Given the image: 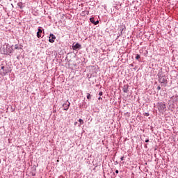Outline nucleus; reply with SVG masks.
<instances>
[{"label":"nucleus","instance_id":"1","mask_svg":"<svg viewBox=\"0 0 178 178\" xmlns=\"http://www.w3.org/2000/svg\"><path fill=\"white\" fill-rule=\"evenodd\" d=\"M158 109L159 111V112H163V111H165V109H166V106L165 105V104L161 102L159 103L158 104Z\"/></svg>","mask_w":178,"mask_h":178},{"label":"nucleus","instance_id":"2","mask_svg":"<svg viewBox=\"0 0 178 178\" xmlns=\"http://www.w3.org/2000/svg\"><path fill=\"white\" fill-rule=\"evenodd\" d=\"M55 40H56V37L54 34L51 33L49 39V42H55Z\"/></svg>","mask_w":178,"mask_h":178},{"label":"nucleus","instance_id":"3","mask_svg":"<svg viewBox=\"0 0 178 178\" xmlns=\"http://www.w3.org/2000/svg\"><path fill=\"white\" fill-rule=\"evenodd\" d=\"M72 48L73 49H79V48H81V44L76 43V44H72Z\"/></svg>","mask_w":178,"mask_h":178},{"label":"nucleus","instance_id":"4","mask_svg":"<svg viewBox=\"0 0 178 178\" xmlns=\"http://www.w3.org/2000/svg\"><path fill=\"white\" fill-rule=\"evenodd\" d=\"M63 108H64V111H67V109H69V106H70V102L68 103H65L63 105Z\"/></svg>","mask_w":178,"mask_h":178},{"label":"nucleus","instance_id":"5","mask_svg":"<svg viewBox=\"0 0 178 178\" xmlns=\"http://www.w3.org/2000/svg\"><path fill=\"white\" fill-rule=\"evenodd\" d=\"M122 90L124 92H129V85L124 86Z\"/></svg>","mask_w":178,"mask_h":178},{"label":"nucleus","instance_id":"6","mask_svg":"<svg viewBox=\"0 0 178 178\" xmlns=\"http://www.w3.org/2000/svg\"><path fill=\"white\" fill-rule=\"evenodd\" d=\"M5 69V66H1V73H3V74H6V73H8V71L6 70H3Z\"/></svg>","mask_w":178,"mask_h":178},{"label":"nucleus","instance_id":"7","mask_svg":"<svg viewBox=\"0 0 178 178\" xmlns=\"http://www.w3.org/2000/svg\"><path fill=\"white\" fill-rule=\"evenodd\" d=\"M41 34H42V30L41 29H38V31L37 32L38 38H40L41 37Z\"/></svg>","mask_w":178,"mask_h":178},{"label":"nucleus","instance_id":"8","mask_svg":"<svg viewBox=\"0 0 178 178\" xmlns=\"http://www.w3.org/2000/svg\"><path fill=\"white\" fill-rule=\"evenodd\" d=\"M17 6H19V8H20V9H23V3L22 2H19L17 3Z\"/></svg>","mask_w":178,"mask_h":178},{"label":"nucleus","instance_id":"9","mask_svg":"<svg viewBox=\"0 0 178 178\" xmlns=\"http://www.w3.org/2000/svg\"><path fill=\"white\" fill-rule=\"evenodd\" d=\"M90 21L91 23H93V24L95 23V21L94 20V17L90 18Z\"/></svg>","mask_w":178,"mask_h":178},{"label":"nucleus","instance_id":"10","mask_svg":"<svg viewBox=\"0 0 178 178\" xmlns=\"http://www.w3.org/2000/svg\"><path fill=\"white\" fill-rule=\"evenodd\" d=\"M79 122L81 124H84V121L82 119H79Z\"/></svg>","mask_w":178,"mask_h":178},{"label":"nucleus","instance_id":"11","mask_svg":"<svg viewBox=\"0 0 178 178\" xmlns=\"http://www.w3.org/2000/svg\"><path fill=\"white\" fill-rule=\"evenodd\" d=\"M87 99H91V95H90V93H88Z\"/></svg>","mask_w":178,"mask_h":178},{"label":"nucleus","instance_id":"12","mask_svg":"<svg viewBox=\"0 0 178 178\" xmlns=\"http://www.w3.org/2000/svg\"><path fill=\"white\" fill-rule=\"evenodd\" d=\"M140 58H141V56H140L139 54L136 55V59H137V60H138V59H140Z\"/></svg>","mask_w":178,"mask_h":178},{"label":"nucleus","instance_id":"13","mask_svg":"<svg viewBox=\"0 0 178 178\" xmlns=\"http://www.w3.org/2000/svg\"><path fill=\"white\" fill-rule=\"evenodd\" d=\"M15 49H19V46H18L17 44H16V45L15 46Z\"/></svg>","mask_w":178,"mask_h":178},{"label":"nucleus","instance_id":"14","mask_svg":"<svg viewBox=\"0 0 178 178\" xmlns=\"http://www.w3.org/2000/svg\"><path fill=\"white\" fill-rule=\"evenodd\" d=\"M98 23H99V21H96V22H95L94 24L97 25V24H98Z\"/></svg>","mask_w":178,"mask_h":178},{"label":"nucleus","instance_id":"15","mask_svg":"<svg viewBox=\"0 0 178 178\" xmlns=\"http://www.w3.org/2000/svg\"><path fill=\"white\" fill-rule=\"evenodd\" d=\"M103 95V92H99V95L102 96Z\"/></svg>","mask_w":178,"mask_h":178},{"label":"nucleus","instance_id":"16","mask_svg":"<svg viewBox=\"0 0 178 178\" xmlns=\"http://www.w3.org/2000/svg\"><path fill=\"white\" fill-rule=\"evenodd\" d=\"M120 160H121V161H124V157H123V156L121 157Z\"/></svg>","mask_w":178,"mask_h":178},{"label":"nucleus","instance_id":"17","mask_svg":"<svg viewBox=\"0 0 178 178\" xmlns=\"http://www.w3.org/2000/svg\"><path fill=\"white\" fill-rule=\"evenodd\" d=\"M145 143H149V140L147 139V140H145Z\"/></svg>","mask_w":178,"mask_h":178},{"label":"nucleus","instance_id":"18","mask_svg":"<svg viewBox=\"0 0 178 178\" xmlns=\"http://www.w3.org/2000/svg\"><path fill=\"white\" fill-rule=\"evenodd\" d=\"M157 90H161V86H158Z\"/></svg>","mask_w":178,"mask_h":178},{"label":"nucleus","instance_id":"19","mask_svg":"<svg viewBox=\"0 0 178 178\" xmlns=\"http://www.w3.org/2000/svg\"><path fill=\"white\" fill-rule=\"evenodd\" d=\"M98 99H99V100H101V99H102V97H99L98 98Z\"/></svg>","mask_w":178,"mask_h":178},{"label":"nucleus","instance_id":"20","mask_svg":"<svg viewBox=\"0 0 178 178\" xmlns=\"http://www.w3.org/2000/svg\"><path fill=\"white\" fill-rule=\"evenodd\" d=\"M115 173H117V174L119 173V170H115Z\"/></svg>","mask_w":178,"mask_h":178},{"label":"nucleus","instance_id":"21","mask_svg":"<svg viewBox=\"0 0 178 178\" xmlns=\"http://www.w3.org/2000/svg\"><path fill=\"white\" fill-rule=\"evenodd\" d=\"M146 116H148V115H147V114H146Z\"/></svg>","mask_w":178,"mask_h":178},{"label":"nucleus","instance_id":"22","mask_svg":"<svg viewBox=\"0 0 178 178\" xmlns=\"http://www.w3.org/2000/svg\"><path fill=\"white\" fill-rule=\"evenodd\" d=\"M146 116H148V115H147V114H146Z\"/></svg>","mask_w":178,"mask_h":178}]
</instances>
